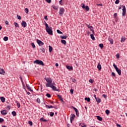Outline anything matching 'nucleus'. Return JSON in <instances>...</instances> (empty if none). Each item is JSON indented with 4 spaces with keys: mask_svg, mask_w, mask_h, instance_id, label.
<instances>
[{
    "mask_svg": "<svg viewBox=\"0 0 127 127\" xmlns=\"http://www.w3.org/2000/svg\"><path fill=\"white\" fill-rule=\"evenodd\" d=\"M85 101H87V102H90L91 101V99L90 98V97H88V98H85L84 99Z\"/></svg>",
    "mask_w": 127,
    "mask_h": 127,
    "instance_id": "26",
    "label": "nucleus"
},
{
    "mask_svg": "<svg viewBox=\"0 0 127 127\" xmlns=\"http://www.w3.org/2000/svg\"><path fill=\"white\" fill-rule=\"evenodd\" d=\"M4 41H7L8 40V37L5 36L3 38Z\"/></svg>",
    "mask_w": 127,
    "mask_h": 127,
    "instance_id": "34",
    "label": "nucleus"
},
{
    "mask_svg": "<svg viewBox=\"0 0 127 127\" xmlns=\"http://www.w3.org/2000/svg\"><path fill=\"white\" fill-rule=\"evenodd\" d=\"M111 76L112 77H116V73H115V72H112L111 74Z\"/></svg>",
    "mask_w": 127,
    "mask_h": 127,
    "instance_id": "43",
    "label": "nucleus"
},
{
    "mask_svg": "<svg viewBox=\"0 0 127 127\" xmlns=\"http://www.w3.org/2000/svg\"><path fill=\"white\" fill-rule=\"evenodd\" d=\"M86 24V26L88 27V28H89V29H90V31H92V33L93 34H95V31L94 30V28H93V26H90V24Z\"/></svg>",
    "mask_w": 127,
    "mask_h": 127,
    "instance_id": "5",
    "label": "nucleus"
},
{
    "mask_svg": "<svg viewBox=\"0 0 127 127\" xmlns=\"http://www.w3.org/2000/svg\"><path fill=\"white\" fill-rule=\"evenodd\" d=\"M45 80H46V82H47V83L46 84V86L47 87H50L51 85H52V82L53 80L50 78H45Z\"/></svg>",
    "mask_w": 127,
    "mask_h": 127,
    "instance_id": "1",
    "label": "nucleus"
},
{
    "mask_svg": "<svg viewBox=\"0 0 127 127\" xmlns=\"http://www.w3.org/2000/svg\"><path fill=\"white\" fill-rule=\"evenodd\" d=\"M61 42L63 44H64V45H66V41L65 40H62Z\"/></svg>",
    "mask_w": 127,
    "mask_h": 127,
    "instance_id": "27",
    "label": "nucleus"
},
{
    "mask_svg": "<svg viewBox=\"0 0 127 127\" xmlns=\"http://www.w3.org/2000/svg\"><path fill=\"white\" fill-rule=\"evenodd\" d=\"M17 17L18 19H19V20H20V19H21V17L18 15H17Z\"/></svg>",
    "mask_w": 127,
    "mask_h": 127,
    "instance_id": "57",
    "label": "nucleus"
},
{
    "mask_svg": "<svg viewBox=\"0 0 127 127\" xmlns=\"http://www.w3.org/2000/svg\"><path fill=\"white\" fill-rule=\"evenodd\" d=\"M84 9H85V10H86V11H89V6L86 5V6L84 7Z\"/></svg>",
    "mask_w": 127,
    "mask_h": 127,
    "instance_id": "32",
    "label": "nucleus"
},
{
    "mask_svg": "<svg viewBox=\"0 0 127 127\" xmlns=\"http://www.w3.org/2000/svg\"><path fill=\"white\" fill-rule=\"evenodd\" d=\"M40 121H41V122H44L45 123L47 122V120L44 119V118H43V117L40 118Z\"/></svg>",
    "mask_w": 127,
    "mask_h": 127,
    "instance_id": "23",
    "label": "nucleus"
},
{
    "mask_svg": "<svg viewBox=\"0 0 127 127\" xmlns=\"http://www.w3.org/2000/svg\"><path fill=\"white\" fill-rule=\"evenodd\" d=\"M46 1H47L48 3H50L51 2V0H46Z\"/></svg>",
    "mask_w": 127,
    "mask_h": 127,
    "instance_id": "60",
    "label": "nucleus"
},
{
    "mask_svg": "<svg viewBox=\"0 0 127 127\" xmlns=\"http://www.w3.org/2000/svg\"><path fill=\"white\" fill-rule=\"evenodd\" d=\"M50 88H52L53 91H57V88L55 86L53 85V83L49 86Z\"/></svg>",
    "mask_w": 127,
    "mask_h": 127,
    "instance_id": "7",
    "label": "nucleus"
},
{
    "mask_svg": "<svg viewBox=\"0 0 127 127\" xmlns=\"http://www.w3.org/2000/svg\"><path fill=\"white\" fill-rule=\"evenodd\" d=\"M116 126H117V127H122V126H121V125L118 124H117Z\"/></svg>",
    "mask_w": 127,
    "mask_h": 127,
    "instance_id": "64",
    "label": "nucleus"
},
{
    "mask_svg": "<svg viewBox=\"0 0 127 127\" xmlns=\"http://www.w3.org/2000/svg\"><path fill=\"white\" fill-rule=\"evenodd\" d=\"M16 103L17 104V106L18 107V108H20V103H19V102L16 101Z\"/></svg>",
    "mask_w": 127,
    "mask_h": 127,
    "instance_id": "35",
    "label": "nucleus"
},
{
    "mask_svg": "<svg viewBox=\"0 0 127 127\" xmlns=\"http://www.w3.org/2000/svg\"><path fill=\"white\" fill-rule=\"evenodd\" d=\"M90 37L91 39H92V40H95V37L94 36V34H91Z\"/></svg>",
    "mask_w": 127,
    "mask_h": 127,
    "instance_id": "29",
    "label": "nucleus"
},
{
    "mask_svg": "<svg viewBox=\"0 0 127 127\" xmlns=\"http://www.w3.org/2000/svg\"><path fill=\"white\" fill-rule=\"evenodd\" d=\"M37 42L39 46H42L44 45V43L41 41L40 40L37 39Z\"/></svg>",
    "mask_w": 127,
    "mask_h": 127,
    "instance_id": "6",
    "label": "nucleus"
},
{
    "mask_svg": "<svg viewBox=\"0 0 127 127\" xmlns=\"http://www.w3.org/2000/svg\"><path fill=\"white\" fill-rule=\"evenodd\" d=\"M57 97H58V98L59 99H61L62 98V97L61 96V95H59V94H58L57 95Z\"/></svg>",
    "mask_w": 127,
    "mask_h": 127,
    "instance_id": "61",
    "label": "nucleus"
},
{
    "mask_svg": "<svg viewBox=\"0 0 127 127\" xmlns=\"http://www.w3.org/2000/svg\"><path fill=\"white\" fill-rule=\"evenodd\" d=\"M85 6H86L85 5V4H84V3L81 4V7H82L83 9L85 8Z\"/></svg>",
    "mask_w": 127,
    "mask_h": 127,
    "instance_id": "52",
    "label": "nucleus"
},
{
    "mask_svg": "<svg viewBox=\"0 0 127 127\" xmlns=\"http://www.w3.org/2000/svg\"><path fill=\"white\" fill-rule=\"evenodd\" d=\"M25 12L26 13L28 14V8H25Z\"/></svg>",
    "mask_w": 127,
    "mask_h": 127,
    "instance_id": "51",
    "label": "nucleus"
},
{
    "mask_svg": "<svg viewBox=\"0 0 127 127\" xmlns=\"http://www.w3.org/2000/svg\"><path fill=\"white\" fill-rule=\"evenodd\" d=\"M97 68L99 71H101V70H102V65H101V64L100 63L98 64Z\"/></svg>",
    "mask_w": 127,
    "mask_h": 127,
    "instance_id": "14",
    "label": "nucleus"
},
{
    "mask_svg": "<svg viewBox=\"0 0 127 127\" xmlns=\"http://www.w3.org/2000/svg\"><path fill=\"white\" fill-rule=\"evenodd\" d=\"M96 118L98 121H100V122H102V121H103V118L101 117L100 116H96Z\"/></svg>",
    "mask_w": 127,
    "mask_h": 127,
    "instance_id": "15",
    "label": "nucleus"
},
{
    "mask_svg": "<svg viewBox=\"0 0 127 127\" xmlns=\"http://www.w3.org/2000/svg\"><path fill=\"white\" fill-rule=\"evenodd\" d=\"M28 124H29V125H30V126H32L33 125L32 123V122H31L30 121H28Z\"/></svg>",
    "mask_w": 127,
    "mask_h": 127,
    "instance_id": "49",
    "label": "nucleus"
},
{
    "mask_svg": "<svg viewBox=\"0 0 127 127\" xmlns=\"http://www.w3.org/2000/svg\"><path fill=\"white\" fill-rule=\"evenodd\" d=\"M20 80H21L22 85H23V84H24V82H23V80L22 79V77H21V76L20 77Z\"/></svg>",
    "mask_w": 127,
    "mask_h": 127,
    "instance_id": "44",
    "label": "nucleus"
},
{
    "mask_svg": "<svg viewBox=\"0 0 127 127\" xmlns=\"http://www.w3.org/2000/svg\"><path fill=\"white\" fill-rule=\"evenodd\" d=\"M34 63L35 64H37L38 65H41L42 66H44V63H43V62H42V61H40L39 60H36L35 61H34Z\"/></svg>",
    "mask_w": 127,
    "mask_h": 127,
    "instance_id": "2",
    "label": "nucleus"
},
{
    "mask_svg": "<svg viewBox=\"0 0 127 127\" xmlns=\"http://www.w3.org/2000/svg\"><path fill=\"white\" fill-rule=\"evenodd\" d=\"M47 32H48V34L50 35H53V31H52V27L48 28L46 29Z\"/></svg>",
    "mask_w": 127,
    "mask_h": 127,
    "instance_id": "4",
    "label": "nucleus"
},
{
    "mask_svg": "<svg viewBox=\"0 0 127 127\" xmlns=\"http://www.w3.org/2000/svg\"><path fill=\"white\" fill-rule=\"evenodd\" d=\"M11 114L13 117H15V116H16V112H15V111L12 112Z\"/></svg>",
    "mask_w": 127,
    "mask_h": 127,
    "instance_id": "33",
    "label": "nucleus"
},
{
    "mask_svg": "<svg viewBox=\"0 0 127 127\" xmlns=\"http://www.w3.org/2000/svg\"><path fill=\"white\" fill-rule=\"evenodd\" d=\"M116 70L118 73V75H119V76H121V75H122V70H121V69L117 68V69H116Z\"/></svg>",
    "mask_w": 127,
    "mask_h": 127,
    "instance_id": "10",
    "label": "nucleus"
},
{
    "mask_svg": "<svg viewBox=\"0 0 127 127\" xmlns=\"http://www.w3.org/2000/svg\"><path fill=\"white\" fill-rule=\"evenodd\" d=\"M118 15V14L117 13H114L113 16L114 18H116L117 17V16Z\"/></svg>",
    "mask_w": 127,
    "mask_h": 127,
    "instance_id": "58",
    "label": "nucleus"
},
{
    "mask_svg": "<svg viewBox=\"0 0 127 127\" xmlns=\"http://www.w3.org/2000/svg\"><path fill=\"white\" fill-rule=\"evenodd\" d=\"M73 110H75V112H77V111H78V109H77V108H75V107H73Z\"/></svg>",
    "mask_w": 127,
    "mask_h": 127,
    "instance_id": "63",
    "label": "nucleus"
},
{
    "mask_svg": "<svg viewBox=\"0 0 127 127\" xmlns=\"http://www.w3.org/2000/svg\"><path fill=\"white\" fill-rule=\"evenodd\" d=\"M73 110H75V112H77V111H78V109H77V108H75V107H73Z\"/></svg>",
    "mask_w": 127,
    "mask_h": 127,
    "instance_id": "62",
    "label": "nucleus"
},
{
    "mask_svg": "<svg viewBox=\"0 0 127 127\" xmlns=\"http://www.w3.org/2000/svg\"><path fill=\"white\" fill-rule=\"evenodd\" d=\"M5 73V71H4V70L2 68H0V74L1 75H4Z\"/></svg>",
    "mask_w": 127,
    "mask_h": 127,
    "instance_id": "11",
    "label": "nucleus"
},
{
    "mask_svg": "<svg viewBox=\"0 0 127 127\" xmlns=\"http://www.w3.org/2000/svg\"><path fill=\"white\" fill-rule=\"evenodd\" d=\"M21 25L23 27H26V26H27V24H26V22H25V21H23L21 22Z\"/></svg>",
    "mask_w": 127,
    "mask_h": 127,
    "instance_id": "9",
    "label": "nucleus"
},
{
    "mask_svg": "<svg viewBox=\"0 0 127 127\" xmlns=\"http://www.w3.org/2000/svg\"><path fill=\"white\" fill-rule=\"evenodd\" d=\"M66 69H68V70H73V67L70 65H66Z\"/></svg>",
    "mask_w": 127,
    "mask_h": 127,
    "instance_id": "18",
    "label": "nucleus"
},
{
    "mask_svg": "<svg viewBox=\"0 0 127 127\" xmlns=\"http://www.w3.org/2000/svg\"><path fill=\"white\" fill-rule=\"evenodd\" d=\"M14 25H15V26L16 27H19V25H18V23H17V22H14Z\"/></svg>",
    "mask_w": 127,
    "mask_h": 127,
    "instance_id": "30",
    "label": "nucleus"
},
{
    "mask_svg": "<svg viewBox=\"0 0 127 127\" xmlns=\"http://www.w3.org/2000/svg\"><path fill=\"white\" fill-rule=\"evenodd\" d=\"M64 12H65V9H64L63 7H60L59 12V14L60 15V16H62V15L64 14Z\"/></svg>",
    "mask_w": 127,
    "mask_h": 127,
    "instance_id": "3",
    "label": "nucleus"
},
{
    "mask_svg": "<svg viewBox=\"0 0 127 127\" xmlns=\"http://www.w3.org/2000/svg\"><path fill=\"white\" fill-rule=\"evenodd\" d=\"M116 4H119L120 3V0H116L115 1Z\"/></svg>",
    "mask_w": 127,
    "mask_h": 127,
    "instance_id": "48",
    "label": "nucleus"
},
{
    "mask_svg": "<svg viewBox=\"0 0 127 127\" xmlns=\"http://www.w3.org/2000/svg\"><path fill=\"white\" fill-rule=\"evenodd\" d=\"M41 52H42L43 53H44L45 52V49L44 48H42V49H40Z\"/></svg>",
    "mask_w": 127,
    "mask_h": 127,
    "instance_id": "36",
    "label": "nucleus"
},
{
    "mask_svg": "<svg viewBox=\"0 0 127 127\" xmlns=\"http://www.w3.org/2000/svg\"><path fill=\"white\" fill-rule=\"evenodd\" d=\"M1 115H5L7 114V111H6L5 110L1 111Z\"/></svg>",
    "mask_w": 127,
    "mask_h": 127,
    "instance_id": "12",
    "label": "nucleus"
},
{
    "mask_svg": "<svg viewBox=\"0 0 127 127\" xmlns=\"http://www.w3.org/2000/svg\"><path fill=\"white\" fill-rule=\"evenodd\" d=\"M89 83H91V84H93V83H94V80L92 79H90L89 80Z\"/></svg>",
    "mask_w": 127,
    "mask_h": 127,
    "instance_id": "46",
    "label": "nucleus"
},
{
    "mask_svg": "<svg viewBox=\"0 0 127 127\" xmlns=\"http://www.w3.org/2000/svg\"><path fill=\"white\" fill-rule=\"evenodd\" d=\"M26 87L29 91H30V92H33V91L30 88V86H29V85L26 84Z\"/></svg>",
    "mask_w": 127,
    "mask_h": 127,
    "instance_id": "16",
    "label": "nucleus"
},
{
    "mask_svg": "<svg viewBox=\"0 0 127 127\" xmlns=\"http://www.w3.org/2000/svg\"><path fill=\"white\" fill-rule=\"evenodd\" d=\"M31 45L32 46L33 48H35V45L34 44V43H31Z\"/></svg>",
    "mask_w": 127,
    "mask_h": 127,
    "instance_id": "41",
    "label": "nucleus"
},
{
    "mask_svg": "<svg viewBox=\"0 0 127 127\" xmlns=\"http://www.w3.org/2000/svg\"><path fill=\"white\" fill-rule=\"evenodd\" d=\"M71 80H72V82H73V83H75V82L76 81L75 78H71Z\"/></svg>",
    "mask_w": 127,
    "mask_h": 127,
    "instance_id": "50",
    "label": "nucleus"
},
{
    "mask_svg": "<svg viewBox=\"0 0 127 127\" xmlns=\"http://www.w3.org/2000/svg\"><path fill=\"white\" fill-rule=\"evenodd\" d=\"M105 113H106V115H109L110 114V110H106L105 111Z\"/></svg>",
    "mask_w": 127,
    "mask_h": 127,
    "instance_id": "37",
    "label": "nucleus"
},
{
    "mask_svg": "<svg viewBox=\"0 0 127 127\" xmlns=\"http://www.w3.org/2000/svg\"><path fill=\"white\" fill-rule=\"evenodd\" d=\"M60 37L62 39H67L68 36H61Z\"/></svg>",
    "mask_w": 127,
    "mask_h": 127,
    "instance_id": "22",
    "label": "nucleus"
},
{
    "mask_svg": "<svg viewBox=\"0 0 127 127\" xmlns=\"http://www.w3.org/2000/svg\"><path fill=\"white\" fill-rule=\"evenodd\" d=\"M49 50L50 53H51L52 52V50H53V48H52L51 46H49Z\"/></svg>",
    "mask_w": 127,
    "mask_h": 127,
    "instance_id": "20",
    "label": "nucleus"
},
{
    "mask_svg": "<svg viewBox=\"0 0 127 127\" xmlns=\"http://www.w3.org/2000/svg\"><path fill=\"white\" fill-rule=\"evenodd\" d=\"M127 13V10H123L122 16H125Z\"/></svg>",
    "mask_w": 127,
    "mask_h": 127,
    "instance_id": "25",
    "label": "nucleus"
},
{
    "mask_svg": "<svg viewBox=\"0 0 127 127\" xmlns=\"http://www.w3.org/2000/svg\"><path fill=\"white\" fill-rule=\"evenodd\" d=\"M99 47H100V48H104V44H100L99 45Z\"/></svg>",
    "mask_w": 127,
    "mask_h": 127,
    "instance_id": "38",
    "label": "nucleus"
},
{
    "mask_svg": "<svg viewBox=\"0 0 127 127\" xmlns=\"http://www.w3.org/2000/svg\"><path fill=\"white\" fill-rule=\"evenodd\" d=\"M116 58L119 59V58H120V54H117L116 55Z\"/></svg>",
    "mask_w": 127,
    "mask_h": 127,
    "instance_id": "54",
    "label": "nucleus"
},
{
    "mask_svg": "<svg viewBox=\"0 0 127 127\" xmlns=\"http://www.w3.org/2000/svg\"><path fill=\"white\" fill-rule=\"evenodd\" d=\"M0 99L2 103H4V102H5V98L4 97H0Z\"/></svg>",
    "mask_w": 127,
    "mask_h": 127,
    "instance_id": "19",
    "label": "nucleus"
},
{
    "mask_svg": "<svg viewBox=\"0 0 127 127\" xmlns=\"http://www.w3.org/2000/svg\"><path fill=\"white\" fill-rule=\"evenodd\" d=\"M37 103H38V104H40L41 101H40V99H39V98H38L37 99Z\"/></svg>",
    "mask_w": 127,
    "mask_h": 127,
    "instance_id": "47",
    "label": "nucleus"
},
{
    "mask_svg": "<svg viewBox=\"0 0 127 127\" xmlns=\"http://www.w3.org/2000/svg\"><path fill=\"white\" fill-rule=\"evenodd\" d=\"M76 117V116L74 114H71L70 116V123L72 124V121H73V120L75 119V118Z\"/></svg>",
    "mask_w": 127,
    "mask_h": 127,
    "instance_id": "8",
    "label": "nucleus"
},
{
    "mask_svg": "<svg viewBox=\"0 0 127 127\" xmlns=\"http://www.w3.org/2000/svg\"><path fill=\"white\" fill-rule=\"evenodd\" d=\"M113 66L114 67L115 70H117L118 68H119L115 64H113Z\"/></svg>",
    "mask_w": 127,
    "mask_h": 127,
    "instance_id": "40",
    "label": "nucleus"
},
{
    "mask_svg": "<svg viewBox=\"0 0 127 127\" xmlns=\"http://www.w3.org/2000/svg\"><path fill=\"white\" fill-rule=\"evenodd\" d=\"M3 121H4L3 120V119H2V118H0V123H2L3 122Z\"/></svg>",
    "mask_w": 127,
    "mask_h": 127,
    "instance_id": "59",
    "label": "nucleus"
},
{
    "mask_svg": "<svg viewBox=\"0 0 127 127\" xmlns=\"http://www.w3.org/2000/svg\"><path fill=\"white\" fill-rule=\"evenodd\" d=\"M46 108H48V109H53V106L52 105H46Z\"/></svg>",
    "mask_w": 127,
    "mask_h": 127,
    "instance_id": "21",
    "label": "nucleus"
},
{
    "mask_svg": "<svg viewBox=\"0 0 127 127\" xmlns=\"http://www.w3.org/2000/svg\"><path fill=\"white\" fill-rule=\"evenodd\" d=\"M95 100L98 104H100V103L101 102V99H100V98L99 97L96 98Z\"/></svg>",
    "mask_w": 127,
    "mask_h": 127,
    "instance_id": "17",
    "label": "nucleus"
},
{
    "mask_svg": "<svg viewBox=\"0 0 127 127\" xmlns=\"http://www.w3.org/2000/svg\"><path fill=\"white\" fill-rule=\"evenodd\" d=\"M70 92L71 94H73L74 93V90H73V89H71L70 90Z\"/></svg>",
    "mask_w": 127,
    "mask_h": 127,
    "instance_id": "53",
    "label": "nucleus"
},
{
    "mask_svg": "<svg viewBox=\"0 0 127 127\" xmlns=\"http://www.w3.org/2000/svg\"><path fill=\"white\" fill-rule=\"evenodd\" d=\"M52 7L54 8V9H55V10H57V9H58V6H56L55 5H53Z\"/></svg>",
    "mask_w": 127,
    "mask_h": 127,
    "instance_id": "24",
    "label": "nucleus"
},
{
    "mask_svg": "<svg viewBox=\"0 0 127 127\" xmlns=\"http://www.w3.org/2000/svg\"><path fill=\"white\" fill-rule=\"evenodd\" d=\"M123 8V10H127V9L126 8V6L125 5H122Z\"/></svg>",
    "mask_w": 127,
    "mask_h": 127,
    "instance_id": "56",
    "label": "nucleus"
},
{
    "mask_svg": "<svg viewBox=\"0 0 127 127\" xmlns=\"http://www.w3.org/2000/svg\"><path fill=\"white\" fill-rule=\"evenodd\" d=\"M45 26H46V30L50 28V27H49V26H48V24H47L46 22H45Z\"/></svg>",
    "mask_w": 127,
    "mask_h": 127,
    "instance_id": "31",
    "label": "nucleus"
},
{
    "mask_svg": "<svg viewBox=\"0 0 127 127\" xmlns=\"http://www.w3.org/2000/svg\"><path fill=\"white\" fill-rule=\"evenodd\" d=\"M46 97H48V98H51V95H50L49 93H47Z\"/></svg>",
    "mask_w": 127,
    "mask_h": 127,
    "instance_id": "42",
    "label": "nucleus"
},
{
    "mask_svg": "<svg viewBox=\"0 0 127 127\" xmlns=\"http://www.w3.org/2000/svg\"><path fill=\"white\" fill-rule=\"evenodd\" d=\"M75 113L77 117H79V111L77 110Z\"/></svg>",
    "mask_w": 127,
    "mask_h": 127,
    "instance_id": "55",
    "label": "nucleus"
},
{
    "mask_svg": "<svg viewBox=\"0 0 127 127\" xmlns=\"http://www.w3.org/2000/svg\"><path fill=\"white\" fill-rule=\"evenodd\" d=\"M126 41V38L122 37L121 38V42H125Z\"/></svg>",
    "mask_w": 127,
    "mask_h": 127,
    "instance_id": "28",
    "label": "nucleus"
},
{
    "mask_svg": "<svg viewBox=\"0 0 127 127\" xmlns=\"http://www.w3.org/2000/svg\"><path fill=\"white\" fill-rule=\"evenodd\" d=\"M57 32H58L59 34H63V33L61 32L60 30H57Z\"/></svg>",
    "mask_w": 127,
    "mask_h": 127,
    "instance_id": "39",
    "label": "nucleus"
},
{
    "mask_svg": "<svg viewBox=\"0 0 127 127\" xmlns=\"http://www.w3.org/2000/svg\"><path fill=\"white\" fill-rule=\"evenodd\" d=\"M108 40L109 41H110L111 44H114V40L112 38L109 37L108 38Z\"/></svg>",
    "mask_w": 127,
    "mask_h": 127,
    "instance_id": "13",
    "label": "nucleus"
},
{
    "mask_svg": "<svg viewBox=\"0 0 127 127\" xmlns=\"http://www.w3.org/2000/svg\"><path fill=\"white\" fill-rule=\"evenodd\" d=\"M50 117H53V116H54V113L50 112Z\"/></svg>",
    "mask_w": 127,
    "mask_h": 127,
    "instance_id": "45",
    "label": "nucleus"
}]
</instances>
